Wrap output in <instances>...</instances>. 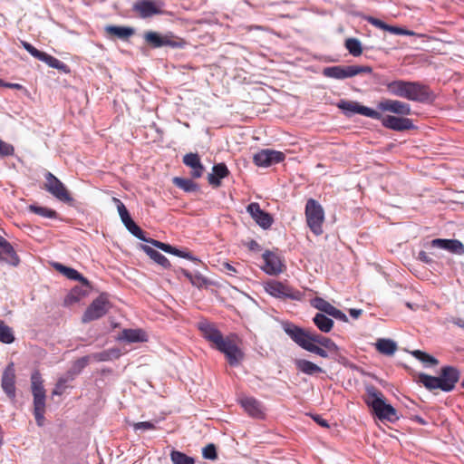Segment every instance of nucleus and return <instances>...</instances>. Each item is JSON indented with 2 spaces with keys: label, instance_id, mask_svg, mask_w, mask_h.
<instances>
[{
  "label": "nucleus",
  "instance_id": "obj_21",
  "mask_svg": "<svg viewBox=\"0 0 464 464\" xmlns=\"http://www.w3.org/2000/svg\"><path fill=\"white\" fill-rule=\"evenodd\" d=\"M14 380L15 372L14 363L12 362L8 364V366L5 369L1 383L3 390L11 399L14 398L15 396Z\"/></svg>",
  "mask_w": 464,
  "mask_h": 464
},
{
  "label": "nucleus",
  "instance_id": "obj_41",
  "mask_svg": "<svg viewBox=\"0 0 464 464\" xmlns=\"http://www.w3.org/2000/svg\"><path fill=\"white\" fill-rule=\"evenodd\" d=\"M411 353L413 357H415L417 360L420 361L426 366H429V365L433 366V365H437L439 363V361L435 357H433L420 350H414V351L411 352Z\"/></svg>",
  "mask_w": 464,
  "mask_h": 464
},
{
  "label": "nucleus",
  "instance_id": "obj_28",
  "mask_svg": "<svg viewBox=\"0 0 464 464\" xmlns=\"http://www.w3.org/2000/svg\"><path fill=\"white\" fill-rule=\"evenodd\" d=\"M120 218L121 219V222L124 224V226L126 227L130 233H131L140 240L147 242L149 238H147L144 236V232L142 231V229L132 220L129 212L125 214V216L122 215Z\"/></svg>",
  "mask_w": 464,
  "mask_h": 464
},
{
  "label": "nucleus",
  "instance_id": "obj_29",
  "mask_svg": "<svg viewBox=\"0 0 464 464\" xmlns=\"http://www.w3.org/2000/svg\"><path fill=\"white\" fill-rule=\"evenodd\" d=\"M54 267L57 271L62 273L63 276H65L69 279L77 280L80 281L83 285L88 286L89 281L83 277L78 271H76L73 268L67 267L62 264L56 263L54 265Z\"/></svg>",
  "mask_w": 464,
  "mask_h": 464
},
{
  "label": "nucleus",
  "instance_id": "obj_32",
  "mask_svg": "<svg viewBox=\"0 0 464 464\" xmlns=\"http://www.w3.org/2000/svg\"><path fill=\"white\" fill-rule=\"evenodd\" d=\"M313 322L315 326L323 333H329L334 326V321L322 313H317L314 316Z\"/></svg>",
  "mask_w": 464,
  "mask_h": 464
},
{
  "label": "nucleus",
  "instance_id": "obj_10",
  "mask_svg": "<svg viewBox=\"0 0 464 464\" xmlns=\"http://www.w3.org/2000/svg\"><path fill=\"white\" fill-rule=\"evenodd\" d=\"M164 3L160 0H139L132 5V11L140 18L146 19L163 14Z\"/></svg>",
  "mask_w": 464,
  "mask_h": 464
},
{
  "label": "nucleus",
  "instance_id": "obj_45",
  "mask_svg": "<svg viewBox=\"0 0 464 464\" xmlns=\"http://www.w3.org/2000/svg\"><path fill=\"white\" fill-rule=\"evenodd\" d=\"M147 243H150L153 246L166 252V253H169V254H172V255H175L178 256V255H180L181 253V250L169 245V244H166V243H163V242H160V241H158V240H155V239H152V238H149L147 240Z\"/></svg>",
  "mask_w": 464,
  "mask_h": 464
},
{
  "label": "nucleus",
  "instance_id": "obj_22",
  "mask_svg": "<svg viewBox=\"0 0 464 464\" xmlns=\"http://www.w3.org/2000/svg\"><path fill=\"white\" fill-rule=\"evenodd\" d=\"M430 246L432 247L446 249L454 254L461 255L464 253V246L462 243L457 239L436 238L430 241Z\"/></svg>",
  "mask_w": 464,
  "mask_h": 464
},
{
  "label": "nucleus",
  "instance_id": "obj_36",
  "mask_svg": "<svg viewBox=\"0 0 464 464\" xmlns=\"http://www.w3.org/2000/svg\"><path fill=\"white\" fill-rule=\"evenodd\" d=\"M40 61L45 63L50 67L55 68L61 72H68V66L64 63L46 53H43L42 57H40Z\"/></svg>",
  "mask_w": 464,
  "mask_h": 464
},
{
  "label": "nucleus",
  "instance_id": "obj_11",
  "mask_svg": "<svg viewBox=\"0 0 464 464\" xmlns=\"http://www.w3.org/2000/svg\"><path fill=\"white\" fill-rule=\"evenodd\" d=\"M44 178V189L46 191L63 202H71L72 200L63 183L53 174L46 172Z\"/></svg>",
  "mask_w": 464,
  "mask_h": 464
},
{
  "label": "nucleus",
  "instance_id": "obj_2",
  "mask_svg": "<svg viewBox=\"0 0 464 464\" xmlns=\"http://www.w3.org/2000/svg\"><path fill=\"white\" fill-rule=\"evenodd\" d=\"M383 85L391 94L409 101L426 102L431 98L430 88L419 82L396 80L383 82Z\"/></svg>",
  "mask_w": 464,
  "mask_h": 464
},
{
  "label": "nucleus",
  "instance_id": "obj_19",
  "mask_svg": "<svg viewBox=\"0 0 464 464\" xmlns=\"http://www.w3.org/2000/svg\"><path fill=\"white\" fill-rule=\"evenodd\" d=\"M381 120L385 128L397 131L408 130L414 128L412 121L409 118L388 115L386 117L382 116Z\"/></svg>",
  "mask_w": 464,
  "mask_h": 464
},
{
  "label": "nucleus",
  "instance_id": "obj_3",
  "mask_svg": "<svg viewBox=\"0 0 464 464\" xmlns=\"http://www.w3.org/2000/svg\"><path fill=\"white\" fill-rule=\"evenodd\" d=\"M367 399L366 403L372 409L376 416L381 420L395 422L399 420L397 411L385 402L383 394L373 386L366 388Z\"/></svg>",
  "mask_w": 464,
  "mask_h": 464
},
{
  "label": "nucleus",
  "instance_id": "obj_6",
  "mask_svg": "<svg viewBox=\"0 0 464 464\" xmlns=\"http://www.w3.org/2000/svg\"><path fill=\"white\" fill-rule=\"evenodd\" d=\"M305 218L307 226L311 231L316 236L321 235L323 233L324 211L316 200L313 198L307 200L305 205Z\"/></svg>",
  "mask_w": 464,
  "mask_h": 464
},
{
  "label": "nucleus",
  "instance_id": "obj_50",
  "mask_svg": "<svg viewBox=\"0 0 464 464\" xmlns=\"http://www.w3.org/2000/svg\"><path fill=\"white\" fill-rule=\"evenodd\" d=\"M22 45L32 56L38 60H40V57H42L44 53V52L37 50L34 46L27 42L23 41Z\"/></svg>",
  "mask_w": 464,
  "mask_h": 464
},
{
  "label": "nucleus",
  "instance_id": "obj_20",
  "mask_svg": "<svg viewBox=\"0 0 464 464\" xmlns=\"http://www.w3.org/2000/svg\"><path fill=\"white\" fill-rule=\"evenodd\" d=\"M262 257L265 261L263 270L268 275H278L283 272V264L281 259L276 254L266 251Z\"/></svg>",
  "mask_w": 464,
  "mask_h": 464
},
{
  "label": "nucleus",
  "instance_id": "obj_47",
  "mask_svg": "<svg viewBox=\"0 0 464 464\" xmlns=\"http://www.w3.org/2000/svg\"><path fill=\"white\" fill-rule=\"evenodd\" d=\"M90 360H91V356H89V355L83 356V357L78 359L77 361L74 362L71 372L73 374L80 373L81 371L88 365Z\"/></svg>",
  "mask_w": 464,
  "mask_h": 464
},
{
  "label": "nucleus",
  "instance_id": "obj_15",
  "mask_svg": "<svg viewBox=\"0 0 464 464\" xmlns=\"http://www.w3.org/2000/svg\"><path fill=\"white\" fill-rule=\"evenodd\" d=\"M266 290L269 295L278 298L297 299L299 295L298 292H295L288 285L277 281L268 282Z\"/></svg>",
  "mask_w": 464,
  "mask_h": 464
},
{
  "label": "nucleus",
  "instance_id": "obj_16",
  "mask_svg": "<svg viewBox=\"0 0 464 464\" xmlns=\"http://www.w3.org/2000/svg\"><path fill=\"white\" fill-rule=\"evenodd\" d=\"M382 111H390L399 115H410L411 105L398 100L384 99L377 104Z\"/></svg>",
  "mask_w": 464,
  "mask_h": 464
},
{
  "label": "nucleus",
  "instance_id": "obj_52",
  "mask_svg": "<svg viewBox=\"0 0 464 464\" xmlns=\"http://www.w3.org/2000/svg\"><path fill=\"white\" fill-rule=\"evenodd\" d=\"M133 429L134 430H155L156 429V426L153 422L151 421H141V422H136V423H133Z\"/></svg>",
  "mask_w": 464,
  "mask_h": 464
},
{
  "label": "nucleus",
  "instance_id": "obj_9",
  "mask_svg": "<svg viewBox=\"0 0 464 464\" xmlns=\"http://www.w3.org/2000/svg\"><path fill=\"white\" fill-rule=\"evenodd\" d=\"M215 349L224 353L231 366H237L244 358V353L234 338L226 337Z\"/></svg>",
  "mask_w": 464,
  "mask_h": 464
},
{
  "label": "nucleus",
  "instance_id": "obj_62",
  "mask_svg": "<svg viewBox=\"0 0 464 464\" xmlns=\"http://www.w3.org/2000/svg\"><path fill=\"white\" fill-rule=\"evenodd\" d=\"M66 382V379H60L57 383L56 390L53 391V394H59L58 389H62L65 385Z\"/></svg>",
  "mask_w": 464,
  "mask_h": 464
},
{
  "label": "nucleus",
  "instance_id": "obj_30",
  "mask_svg": "<svg viewBox=\"0 0 464 464\" xmlns=\"http://www.w3.org/2000/svg\"><path fill=\"white\" fill-rule=\"evenodd\" d=\"M140 248L157 264L160 265L164 268H168L170 266L169 261L167 259L165 256L160 254L159 251L155 250L151 246L148 245H140Z\"/></svg>",
  "mask_w": 464,
  "mask_h": 464
},
{
  "label": "nucleus",
  "instance_id": "obj_26",
  "mask_svg": "<svg viewBox=\"0 0 464 464\" xmlns=\"http://www.w3.org/2000/svg\"><path fill=\"white\" fill-rule=\"evenodd\" d=\"M295 365L299 372L307 375H315L324 372L323 368L305 359H295Z\"/></svg>",
  "mask_w": 464,
  "mask_h": 464
},
{
  "label": "nucleus",
  "instance_id": "obj_64",
  "mask_svg": "<svg viewBox=\"0 0 464 464\" xmlns=\"http://www.w3.org/2000/svg\"><path fill=\"white\" fill-rule=\"evenodd\" d=\"M452 323L461 328H464V320L460 318H455L452 320Z\"/></svg>",
  "mask_w": 464,
  "mask_h": 464
},
{
  "label": "nucleus",
  "instance_id": "obj_4",
  "mask_svg": "<svg viewBox=\"0 0 464 464\" xmlns=\"http://www.w3.org/2000/svg\"><path fill=\"white\" fill-rule=\"evenodd\" d=\"M32 392L34 395V414L36 423L43 426L45 412V390L43 385L41 376L34 372L31 377Z\"/></svg>",
  "mask_w": 464,
  "mask_h": 464
},
{
  "label": "nucleus",
  "instance_id": "obj_5",
  "mask_svg": "<svg viewBox=\"0 0 464 464\" xmlns=\"http://www.w3.org/2000/svg\"><path fill=\"white\" fill-rule=\"evenodd\" d=\"M145 43L152 48L169 46L171 48H182L185 41L176 36L173 33L160 34L154 31H147L143 34Z\"/></svg>",
  "mask_w": 464,
  "mask_h": 464
},
{
  "label": "nucleus",
  "instance_id": "obj_7",
  "mask_svg": "<svg viewBox=\"0 0 464 464\" xmlns=\"http://www.w3.org/2000/svg\"><path fill=\"white\" fill-rule=\"evenodd\" d=\"M372 72V67L366 65H335L325 67L323 70V74L328 78L343 80L347 78H352L361 73H371Z\"/></svg>",
  "mask_w": 464,
  "mask_h": 464
},
{
  "label": "nucleus",
  "instance_id": "obj_58",
  "mask_svg": "<svg viewBox=\"0 0 464 464\" xmlns=\"http://www.w3.org/2000/svg\"><path fill=\"white\" fill-rule=\"evenodd\" d=\"M313 420L324 428H329V424L326 420L323 419L320 415H312Z\"/></svg>",
  "mask_w": 464,
  "mask_h": 464
},
{
  "label": "nucleus",
  "instance_id": "obj_59",
  "mask_svg": "<svg viewBox=\"0 0 464 464\" xmlns=\"http://www.w3.org/2000/svg\"><path fill=\"white\" fill-rule=\"evenodd\" d=\"M224 268L226 270V273L229 276H232L234 273H237V269L228 263L224 264Z\"/></svg>",
  "mask_w": 464,
  "mask_h": 464
},
{
  "label": "nucleus",
  "instance_id": "obj_57",
  "mask_svg": "<svg viewBox=\"0 0 464 464\" xmlns=\"http://www.w3.org/2000/svg\"><path fill=\"white\" fill-rule=\"evenodd\" d=\"M418 259L425 264H431L433 262L432 258L425 251L419 253Z\"/></svg>",
  "mask_w": 464,
  "mask_h": 464
},
{
  "label": "nucleus",
  "instance_id": "obj_63",
  "mask_svg": "<svg viewBox=\"0 0 464 464\" xmlns=\"http://www.w3.org/2000/svg\"><path fill=\"white\" fill-rule=\"evenodd\" d=\"M349 313L352 317L358 318L362 314V310L361 309H350Z\"/></svg>",
  "mask_w": 464,
  "mask_h": 464
},
{
  "label": "nucleus",
  "instance_id": "obj_31",
  "mask_svg": "<svg viewBox=\"0 0 464 464\" xmlns=\"http://www.w3.org/2000/svg\"><path fill=\"white\" fill-rule=\"evenodd\" d=\"M0 259L14 266L19 264V257L10 243L0 248Z\"/></svg>",
  "mask_w": 464,
  "mask_h": 464
},
{
  "label": "nucleus",
  "instance_id": "obj_61",
  "mask_svg": "<svg viewBox=\"0 0 464 464\" xmlns=\"http://www.w3.org/2000/svg\"><path fill=\"white\" fill-rule=\"evenodd\" d=\"M178 256L187 258L188 260H198L197 258L192 256L190 252L183 251V250H181L180 255H178Z\"/></svg>",
  "mask_w": 464,
  "mask_h": 464
},
{
  "label": "nucleus",
  "instance_id": "obj_18",
  "mask_svg": "<svg viewBox=\"0 0 464 464\" xmlns=\"http://www.w3.org/2000/svg\"><path fill=\"white\" fill-rule=\"evenodd\" d=\"M198 329L201 331L203 337L210 342L214 348L225 339L221 332L213 324L207 321L200 322Z\"/></svg>",
  "mask_w": 464,
  "mask_h": 464
},
{
  "label": "nucleus",
  "instance_id": "obj_46",
  "mask_svg": "<svg viewBox=\"0 0 464 464\" xmlns=\"http://www.w3.org/2000/svg\"><path fill=\"white\" fill-rule=\"evenodd\" d=\"M170 459L173 464H195L194 459L179 450H172Z\"/></svg>",
  "mask_w": 464,
  "mask_h": 464
},
{
  "label": "nucleus",
  "instance_id": "obj_12",
  "mask_svg": "<svg viewBox=\"0 0 464 464\" xmlns=\"http://www.w3.org/2000/svg\"><path fill=\"white\" fill-rule=\"evenodd\" d=\"M337 107L343 110L347 116L361 114L374 120H381L382 118V114L379 111L361 105L357 102L341 100L337 103Z\"/></svg>",
  "mask_w": 464,
  "mask_h": 464
},
{
  "label": "nucleus",
  "instance_id": "obj_8",
  "mask_svg": "<svg viewBox=\"0 0 464 464\" xmlns=\"http://www.w3.org/2000/svg\"><path fill=\"white\" fill-rule=\"evenodd\" d=\"M111 305L106 294H101L92 304L87 307L84 312L82 322L86 324L94 320H98L105 315Z\"/></svg>",
  "mask_w": 464,
  "mask_h": 464
},
{
  "label": "nucleus",
  "instance_id": "obj_24",
  "mask_svg": "<svg viewBox=\"0 0 464 464\" xmlns=\"http://www.w3.org/2000/svg\"><path fill=\"white\" fill-rule=\"evenodd\" d=\"M229 174V170L226 164L218 163L213 166L212 172L208 175V181L213 187H219L220 179L226 178Z\"/></svg>",
  "mask_w": 464,
  "mask_h": 464
},
{
  "label": "nucleus",
  "instance_id": "obj_44",
  "mask_svg": "<svg viewBox=\"0 0 464 464\" xmlns=\"http://www.w3.org/2000/svg\"><path fill=\"white\" fill-rule=\"evenodd\" d=\"M14 341V335L11 327L0 320V342L4 343H12Z\"/></svg>",
  "mask_w": 464,
  "mask_h": 464
},
{
  "label": "nucleus",
  "instance_id": "obj_53",
  "mask_svg": "<svg viewBox=\"0 0 464 464\" xmlns=\"http://www.w3.org/2000/svg\"><path fill=\"white\" fill-rule=\"evenodd\" d=\"M112 202L114 203L115 207L117 208L119 216L121 217L122 215L125 216L129 211L126 208L125 205L117 198H112Z\"/></svg>",
  "mask_w": 464,
  "mask_h": 464
},
{
  "label": "nucleus",
  "instance_id": "obj_27",
  "mask_svg": "<svg viewBox=\"0 0 464 464\" xmlns=\"http://www.w3.org/2000/svg\"><path fill=\"white\" fill-rule=\"evenodd\" d=\"M105 32L109 35L115 36L123 41H127L135 34V30L132 27L117 25H107L105 27Z\"/></svg>",
  "mask_w": 464,
  "mask_h": 464
},
{
  "label": "nucleus",
  "instance_id": "obj_51",
  "mask_svg": "<svg viewBox=\"0 0 464 464\" xmlns=\"http://www.w3.org/2000/svg\"><path fill=\"white\" fill-rule=\"evenodd\" d=\"M392 34H398V35H413L414 33L412 31H409L401 27L392 26L387 24L386 30Z\"/></svg>",
  "mask_w": 464,
  "mask_h": 464
},
{
  "label": "nucleus",
  "instance_id": "obj_33",
  "mask_svg": "<svg viewBox=\"0 0 464 464\" xmlns=\"http://www.w3.org/2000/svg\"><path fill=\"white\" fill-rule=\"evenodd\" d=\"M120 339L129 343L143 342L146 340L144 332L140 329H125L122 331Z\"/></svg>",
  "mask_w": 464,
  "mask_h": 464
},
{
  "label": "nucleus",
  "instance_id": "obj_25",
  "mask_svg": "<svg viewBox=\"0 0 464 464\" xmlns=\"http://www.w3.org/2000/svg\"><path fill=\"white\" fill-rule=\"evenodd\" d=\"M241 406L252 417L259 418L263 415L261 403L252 397H246L240 401Z\"/></svg>",
  "mask_w": 464,
  "mask_h": 464
},
{
  "label": "nucleus",
  "instance_id": "obj_39",
  "mask_svg": "<svg viewBox=\"0 0 464 464\" xmlns=\"http://www.w3.org/2000/svg\"><path fill=\"white\" fill-rule=\"evenodd\" d=\"M344 45L349 53L354 57H358L362 53V44L357 38L346 39Z\"/></svg>",
  "mask_w": 464,
  "mask_h": 464
},
{
  "label": "nucleus",
  "instance_id": "obj_13",
  "mask_svg": "<svg viewBox=\"0 0 464 464\" xmlns=\"http://www.w3.org/2000/svg\"><path fill=\"white\" fill-rule=\"evenodd\" d=\"M285 160V154L281 151L274 150H262L256 153L253 160L259 167H269L273 164L279 163Z\"/></svg>",
  "mask_w": 464,
  "mask_h": 464
},
{
  "label": "nucleus",
  "instance_id": "obj_34",
  "mask_svg": "<svg viewBox=\"0 0 464 464\" xmlns=\"http://www.w3.org/2000/svg\"><path fill=\"white\" fill-rule=\"evenodd\" d=\"M376 348L382 354L392 355L397 350V344L391 339H379Z\"/></svg>",
  "mask_w": 464,
  "mask_h": 464
},
{
  "label": "nucleus",
  "instance_id": "obj_48",
  "mask_svg": "<svg viewBox=\"0 0 464 464\" xmlns=\"http://www.w3.org/2000/svg\"><path fill=\"white\" fill-rule=\"evenodd\" d=\"M14 154V146L0 139V158L13 156Z\"/></svg>",
  "mask_w": 464,
  "mask_h": 464
},
{
  "label": "nucleus",
  "instance_id": "obj_43",
  "mask_svg": "<svg viewBox=\"0 0 464 464\" xmlns=\"http://www.w3.org/2000/svg\"><path fill=\"white\" fill-rule=\"evenodd\" d=\"M29 210L36 215H39L47 218H56L57 212L52 208H48L45 207H40L35 205H30L28 207Z\"/></svg>",
  "mask_w": 464,
  "mask_h": 464
},
{
  "label": "nucleus",
  "instance_id": "obj_40",
  "mask_svg": "<svg viewBox=\"0 0 464 464\" xmlns=\"http://www.w3.org/2000/svg\"><path fill=\"white\" fill-rule=\"evenodd\" d=\"M312 305L324 314L325 315H331L334 309V306L321 297H315L312 300Z\"/></svg>",
  "mask_w": 464,
  "mask_h": 464
},
{
  "label": "nucleus",
  "instance_id": "obj_14",
  "mask_svg": "<svg viewBox=\"0 0 464 464\" xmlns=\"http://www.w3.org/2000/svg\"><path fill=\"white\" fill-rule=\"evenodd\" d=\"M246 211L256 222V224H258L262 228L267 229L272 226L274 221L272 216L269 213L262 210L258 203H250L246 207Z\"/></svg>",
  "mask_w": 464,
  "mask_h": 464
},
{
  "label": "nucleus",
  "instance_id": "obj_60",
  "mask_svg": "<svg viewBox=\"0 0 464 464\" xmlns=\"http://www.w3.org/2000/svg\"><path fill=\"white\" fill-rule=\"evenodd\" d=\"M2 87H6L10 89H16V90H22L24 87L19 83H11V82H5L2 84Z\"/></svg>",
  "mask_w": 464,
  "mask_h": 464
},
{
  "label": "nucleus",
  "instance_id": "obj_17",
  "mask_svg": "<svg viewBox=\"0 0 464 464\" xmlns=\"http://www.w3.org/2000/svg\"><path fill=\"white\" fill-rule=\"evenodd\" d=\"M439 378L442 385V391L448 392L452 391L459 382V372L453 366H445L441 369Z\"/></svg>",
  "mask_w": 464,
  "mask_h": 464
},
{
  "label": "nucleus",
  "instance_id": "obj_1",
  "mask_svg": "<svg viewBox=\"0 0 464 464\" xmlns=\"http://www.w3.org/2000/svg\"><path fill=\"white\" fill-rule=\"evenodd\" d=\"M285 333L304 350L327 358L329 352H337V345L328 337L323 336L313 330L301 328L290 322L282 324Z\"/></svg>",
  "mask_w": 464,
  "mask_h": 464
},
{
  "label": "nucleus",
  "instance_id": "obj_42",
  "mask_svg": "<svg viewBox=\"0 0 464 464\" xmlns=\"http://www.w3.org/2000/svg\"><path fill=\"white\" fill-rule=\"evenodd\" d=\"M182 274L189 280V282L196 287L201 288L207 285V279L198 273L193 274L188 270L183 269Z\"/></svg>",
  "mask_w": 464,
  "mask_h": 464
},
{
  "label": "nucleus",
  "instance_id": "obj_49",
  "mask_svg": "<svg viewBox=\"0 0 464 464\" xmlns=\"http://www.w3.org/2000/svg\"><path fill=\"white\" fill-rule=\"evenodd\" d=\"M203 457L214 460L218 458L217 450L214 444L207 445L202 450Z\"/></svg>",
  "mask_w": 464,
  "mask_h": 464
},
{
  "label": "nucleus",
  "instance_id": "obj_54",
  "mask_svg": "<svg viewBox=\"0 0 464 464\" xmlns=\"http://www.w3.org/2000/svg\"><path fill=\"white\" fill-rule=\"evenodd\" d=\"M86 293L85 292H82V290L78 287H75L72 290V292L69 294V295L67 296V298L70 300V301H73V302H77L79 299H80V296L81 295H85Z\"/></svg>",
  "mask_w": 464,
  "mask_h": 464
},
{
  "label": "nucleus",
  "instance_id": "obj_35",
  "mask_svg": "<svg viewBox=\"0 0 464 464\" xmlns=\"http://www.w3.org/2000/svg\"><path fill=\"white\" fill-rule=\"evenodd\" d=\"M419 382H421L425 388H427L430 391L440 389L442 391V385L440 381L439 376L434 377L428 375L426 373H420L419 375Z\"/></svg>",
  "mask_w": 464,
  "mask_h": 464
},
{
  "label": "nucleus",
  "instance_id": "obj_38",
  "mask_svg": "<svg viewBox=\"0 0 464 464\" xmlns=\"http://www.w3.org/2000/svg\"><path fill=\"white\" fill-rule=\"evenodd\" d=\"M90 356L91 360H94L96 362H107L118 358L120 356V353L118 350L111 349L92 353Z\"/></svg>",
  "mask_w": 464,
  "mask_h": 464
},
{
  "label": "nucleus",
  "instance_id": "obj_55",
  "mask_svg": "<svg viewBox=\"0 0 464 464\" xmlns=\"http://www.w3.org/2000/svg\"><path fill=\"white\" fill-rule=\"evenodd\" d=\"M366 21L377 28L382 29L384 31L386 30L387 24H385L384 22H382L380 19L374 18L372 16H369L366 18Z\"/></svg>",
  "mask_w": 464,
  "mask_h": 464
},
{
  "label": "nucleus",
  "instance_id": "obj_56",
  "mask_svg": "<svg viewBox=\"0 0 464 464\" xmlns=\"http://www.w3.org/2000/svg\"><path fill=\"white\" fill-rule=\"evenodd\" d=\"M335 319H338L343 322H347L348 318L344 313H343L341 310L334 307V311L332 312L331 315Z\"/></svg>",
  "mask_w": 464,
  "mask_h": 464
},
{
  "label": "nucleus",
  "instance_id": "obj_23",
  "mask_svg": "<svg viewBox=\"0 0 464 464\" xmlns=\"http://www.w3.org/2000/svg\"><path fill=\"white\" fill-rule=\"evenodd\" d=\"M183 163L191 168V176L198 179L202 176L204 167L200 162V159L197 153H188L183 157Z\"/></svg>",
  "mask_w": 464,
  "mask_h": 464
},
{
  "label": "nucleus",
  "instance_id": "obj_37",
  "mask_svg": "<svg viewBox=\"0 0 464 464\" xmlns=\"http://www.w3.org/2000/svg\"><path fill=\"white\" fill-rule=\"evenodd\" d=\"M173 183L186 192H195L198 190V185L191 179L183 178H174Z\"/></svg>",
  "mask_w": 464,
  "mask_h": 464
}]
</instances>
